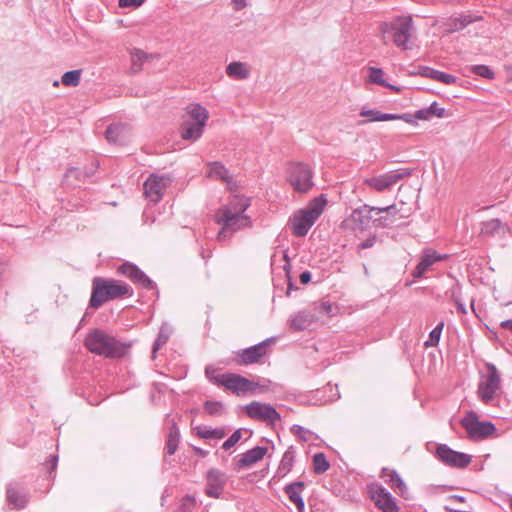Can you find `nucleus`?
<instances>
[{
	"instance_id": "1",
	"label": "nucleus",
	"mask_w": 512,
	"mask_h": 512,
	"mask_svg": "<svg viewBox=\"0 0 512 512\" xmlns=\"http://www.w3.org/2000/svg\"><path fill=\"white\" fill-rule=\"evenodd\" d=\"M250 206V199L244 195H233L227 204L215 211L214 221L221 226L217 240L223 241L228 233L250 228L252 221L245 211Z\"/></svg>"
},
{
	"instance_id": "2",
	"label": "nucleus",
	"mask_w": 512,
	"mask_h": 512,
	"mask_svg": "<svg viewBox=\"0 0 512 512\" xmlns=\"http://www.w3.org/2000/svg\"><path fill=\"white\" fill-rule=\"evenodd\" d=\"M414 33V19L411 14L396 15L378 24V37L384 45L393 44L407 50Z\"/></svg>"
},
{
	"instance_id": "3",
	"label": "nucleus",
	"mask_w": 512,
	"mask_h": 512,
	"mask_svg": "<svg viewBox=\"0 0 512 512\" xmlns=\"http://www.w3.org/2000/svg\"><path fill=\"white\" fill-rule=\"evenodd\" d=\"M130 286L122 281L95 277L92 280V293L90 298V306L98 308L104 303L118 298L131 295Z\"/></svg>"
},
{
	"instance_id": "4",
	"label": "nucleus",
	"mask_w": 512,
	"mask_h": 512,
	"mask_svg": "<svg viewBox=\"0 0 512 512\" xmlns=\"http://www.w3.org/2000/svg\"><path fill=\"white\" fill-rule=\"evenodd\" d=\"M327 200L324 196L312 199L305 208L296 211L290 218L291 232L296 237H304L324 212Z\"/></svg>"
},
{
	"instance_id": "5",
	"label": "nucleus",
	"mask_w": 512,
	"mask_h": 512,
	"mask_svg": "<svg viewBox=\"0 0 512 512\" xmlns=\"http://www.w3.org/2000/svg\"><path fill=\"white\" fill-rule=\"evenodd\" d=\"M84 345L91 353L107 358L121 357L125 353L123 344L100 330H93L88 333Z\"/></svg>"
},
{
	"instance_id": "6",
	"label": "nucleus",
	"mask_w": 512,
	"mask_h": 512,
	"mask_svg": "<svg viewBox=\"0 0 512 512\" xmlns=\"http://www.w3.org/2000/svg\"><path fill=\"white\" fill-rule=\"evenodd\" d=\"M186 111L191 122H185L182 125L181 137L184 140L196 141L203 134L209 119V112L200 104H190Z\"/></svg>"
},
{
	"instance_id": "7",
	"label": "nucleus",
	"mask_w": 512,
	"mask_h": 512,
	"mask_svg": "<svg viewBox=\"0 0 512 512\" xmlns=\"http://www.w3.org/2000/svg\"><path fill=\"white\" fill-rule=\"evenodd\" d=\"M313 171L304 163H291L287 168L286 180L298 193H308L313 187Z\"/></svg>"
},
{
	"instance_id": "8",
	"label": "nucleus",
	"mask_w": 512,
	"mask_h": 512,
	"mask_svg": "<svg viewBox=\"0 0 512 512\" xmlns=\"http://www.w3.org/2000/svg\"><path fill=\"white\" fill-rule=\"evenodd\" d=\"M486 374L482 376L478 385V396L485 403L489 404L499 393L501 388L500 374L497 368L487 363Z\"/></svg>"
},
{
	"instance_id": "9",
	"label": "nucleus",
	"mask_w": 512,
	"mask_h": 512,
	"mask_svg": "<svg viewBox=\"0 0 512 512\" xmlns=\"http://www.w3.org/2000/svg\"><path fill=\"white\" fill-rule=\"evenodd\" d=\"M215 380L218 384L239 396L252 393L258 387L257 383L237 374H221Z\"/></svg>"
},
{
	"instance_id": "10",
	"label": "nucleus",
	"mask_w": 512,
	"mask_h": 512,
	"mask_svg": "<svg viewBox=\"0 0 512 512\" xmlns=\"http://www.w3.org/2000/svg\"><path fill=\"white\" fill-rule=\"evenodd\" d=\"M461 424L469 437L473 439L486 438L495 432V427L491 422H481L474 412H468L461 420Z\"/></svg>"
},
{
	"instance_id": "11",
	"label": "nucleus",
	"mask_w": 512,
	"mask_h": 512,
	"mask_svg": "<svg viewBox=\"0 0 512 512\" xmlns=\"http://www.w3.org/2000/svg\"><path fill=\"white\" fill-rule=\"evenodd\" d=\"M273 344V340L267 339L252 347L243 349L236 354L235 361L239 365H250L259 363L268 352L269 347Z\"/></svg>"
},
{
	"instance_id": "12",
	"label": "nucleus",
	"mask_w": 512,
	"mask_h": 512,
	"mask_svg": "<svg viewBox=\"0 0 512 512\" xmlns=\"http://www.w3.org/2000/svg\"><path fill=\"white\" fill-rule=\"evenodd\" d=\"M246 414L254 420L274 424L280 420L279 413L269 404L253 401L245 406Z\"/></svg>"
},
{
	"instance_id": "13",
	"label": "nucleus",
	"mask_w": 512,
	"mask_h": 512,
	"mask_svg": "<svg viewBox=\"0 0 512 512\" xmlns=\"http://www.w3.org/2000/svg\"><path fill=\"white\" fill-rule=\"evenodd\" d=\"M170 182L169 177L157 174L150 175L143 185L145 197L154 203L159 202Z\"/></svg>"
},
{
	"instance_id": "14",
	"label": "nucleus",
	"mask_w": 512,
	"mask_h": 512,
	"mask_svg": "<svg viewBox=\"0 0 512 512\" xmlns=\"http://www.w3.org/2000/svg\"><path fill=\"white\" fill-rule=\"evenodd\" d=\"M369 493L371 500L381 512H400L395 499L385 488L379 485H371Z\"/></svg>"
},
{
	"instance_id": "15",
	"label": "nucleus",
	"mask_w": 512,
	"mask_h": 512,
	"mask_svg": "<svg viewBox=\"0 0 512 512\" xmlns=\"http://www.w3.org/2000/svg\"><path fill=\"white\" fill-rule=\"evenodd\" d=\"M436 453L443 463L451 467L465 468L471 462L470 455L454 451L446 445H439Z\"/></svg>"
},
{
	"instance_id": "16",
	"label": "nucleus",
	"mask_w": 512,
	"mask_h": 512,
	"mask_svg": "<svg viewBox=\"0 0 512 512\" xmlns=\"http://www.w3.org/2000/svg\"><path fill=\"white\" fill-rule=\"evenodd\" d=\"M447 255H441L436 250L426 248L422 251L420 261L412 272L414 278H421L432 267L433 264L439 261L446 260Z\"/></svg>"
},
{
	"instance_id": "17",
	"label": "nucleus",
	"mask_w": 512,
	"mask_h": 512,
	"mask_svg": "<svg viewBox=\"0 0 512 512\" xmlns=\"http://www.w3.org/2000/svg\"><path fill=\"white\" fill-rule=\"evenodd\" d=\"M226 483L225 474L218 468H211L206 474V490L207 496L219 498Z\"/></svg>"
},
{
	"instance_id": "18",
	"label": "nucleus",
	"mask_w": 512,
	"mask_h": 512,
	"mask_svg": "<svg viewBox=\"0 0 512 512\" xmlns=\"http://www.w3.org/2000/svg\"><path fill=\"white\" fill-rule=\"evenodd\" d=\"M401 178V174L389 172L386 174H381L373 176L371 178H367L364 180V184L368 185L371 189L377 192H383L392 187L393 185H395Z\"/></svg>"
},
{
	"instance_id": "19",
	"label": "nucleus",
	"mask_w": 512,
	"mask_h": 512,
	"mask_svg": "<svg viewBox=\"0 0 512 512\" xmlns=\"http://www.w3.org/2000/svg\"><path fill=\"white\" fill-rule=\"evenodd\" d=\"M268 449L266 447H254L245 453L235 463V469L241 471L243 469L253 466L255 463L261 461L267 454Z\"/></svg>"
},
{
	"instance_id": "20",
	"label": "nucleus",
	"mask_w": 512,
	"mask_h": 512,
	"mask_svg": "<svg viewBox=\"0 0 512 512\" xmlns=\"http://www.w3.org/2000/svg\"><path fill=\"white\" fill-rule=\"evenodd\" d=\"M206 177L225 183L229 189H233L236 186L229 171L219 162H211L206 165Z\"/></svg>"
},
{
	"instance_id": "21",
	"label": "nucleus",
	"mask_w": 512,
	"mask_h": 512,
	"mask_svg": "<svg viewBox=\"0 0 512 512\" xmlns=\"http://www.w3.org/2000/svg\"><path fill=\"white\" fill-rule=\"evenodd\" d=\"M105 135L108 142L124 145L130 139L131 129L127 124H112L107 128Z\"/></svg>"
},
{
	"instance_id": "22",
	"label": "nucleus",
	"mask_w": 512,
	"mask_h": 512,
	"mask_svg": "<svg viewBox=\"0 0 512 512\" xmlns=\"http://www.w3.org/2000/svg\"><path fill=\"white\" fill-rule=\"evenodd\" d=\"M118 272L136 284L144 287L151 286V280L135 265L124 263L118 268Z\"/></svg>"
},
{
	"instance_id": "23",
	"label": "nucleus",
	"mask_w": 512,
	"mask_h": 512,
	"mask_svg": "<svg viewBox=\"0 0 512 512\" xmlns=\"http://www.w3.org/2000/svg\"><path fill=\"white\" fill-rule=\"evenodd\" d=\"M381 477L384 478L385 481L402 496L407 494V487L405 483L394 470L383 468Z\"/></svg>"
},
{
	"instance_id": "24",
	"label": "nucleus",
	"mask_w": 512,
	"mask_h": 512,
	"mask_svg": "<svg viewBox=\"0 0 512 512\" xmlns=\"http://www.w3.org/2000/svg\"><path fill=\"white\" fill-rule=\"evenodd\" d=\"M304 489L303 482H295L286 487L285 491L289 497V500L293 502L298 512H304V501L301 497V493Z\"/></svg>"
},
{
	"instance_id": "25",
	"label": "nucleus",
	"mask_w": 512,
	"mask_h": 512,
	"mask_svg": "<svg viewBox=\"0 0 512 512\" xmlns=\"http://www.w3.org/2000/svg\"><path fill=\"white\" fill-rule=\"evenodd\" d=\"M419 74L423 77L431 78L447 85L454 84L456 82V77L453 75L429 67H421Z\"/></svg>"
},
{
	"instance_id": "26",
	"label": "nucleus",
	"mask_w": 512,
	"mask_h": 512,
	"mask_svg": "<svg viewBox=\"0 0 512 512\" xmlns=\"http://www.w3.org/2000/svg\"><path fill=\"white\" fill-rule=\"evenodd\" d=\"M365 217L360 210H354L351 215L342 222V228L346 230H360L364 229Z\"/></svg>"
},
{
	"instance_id": "27",
	"label": "nucleus",
	"mask_w": 512,
	"mask_h": 512,
	"mask_svg": "<svg viewBox=\"0 0 512 512\" xmlns=\"http://www.w3.org/2000/svg\"><path fill=\"white\" fill-rule=\"evenodd\" d=\"M195 434L201 439H216L220 440L226 436V431L224 428H207L202 426H197L194 429Z\"/></svg>"
},
{
	"instance_id": "28",
	"label": "nucleus",
	"mask_w": 512,
	"mask_h": 512,
	"mask_svg": "<svg viewBox=\"0 0 512 512\" xmlns=\"http://www.w3.org/2000/svg\"><path fill=\"white\" fill-rule=\"evenodd\" d=\"M226 73L231 78L246 79L249 76L250 71L244 63L232 62L227 66Z\"/></svg>"
},
{
	"instance_id": "29",
	"label": "nucleus",
	"mask_w": 512,
	"mask_h": 512,
	"mask_svg": "<svg viewBox=\"0 0 512 512\" xmlns=\"http://www.w3.org/2000/svg\"><path fill=\"white\" fill-rule=\"evenodd\" d=\"M360 116L366 117L367 120L362 121L361 124H365L367 122H384V121H391L392 116L391 114L382 113L378 110H371V109H365L363 108L360 111Z\"/></svg>"
},
{
	"instance_id": "30",
	"label": "nucleus",
	"mask_w": 512,
	"mask_h": 512,
	"mask_svg": "<svg viewBox=\"0 0 512 512\" xmlns=\"http://www.w3.org/2000/svg\"><path fill=\"white\" fill-rule=\"evenodd\" d=\"M7 500L14 508H22L26 504V498L21 491L15 487H9L7 490Z\"/></svg>"
},
{
	"instance_id": "31",
	"label": "nucleus",
	"mask_w": 512,
	"mask_h": 512,
	"mask_svg": "<svg viewBox=\"0 0 512 512\" xmlns=\"http://www.w3.org/2000/svg\"><path fill=\"white\" fill-rule=\"evenodd\" d=\"M469 23H471V19L469 16L466 17H452L448 20L446 25V32L453 33L456 31H460L464 29Z\"/></svg>"
},
{
	"instance_id": "32",
	"label": "nucleus",
	"mask_w": 512,
	"mask_h": 512,
	"mask_svg": "<svg viewBox=\"0 0 512 512\" xmlns=\"http://www.w3.org/2000/svg\"><path fill=\"white\" fill-rule=\"evenodd\" d=\"M505 231V226L499 219H491L483 223L481 233L485 235H494Z\"/></svg>"
},
{
	"instance_id": "33",
	"label": "nucleus",
	"mask_w": 512,
	"mask_h": 512,
	"mask_svg": "<svg viewBox=\"0 0 512 512\" xmlns=\"http://www.w3.org/2000/svg\"><path fill=\"white\" fill-rule=\"evenodd\" d=\"M179 438H180V435H179L178 429L177 428L171 429V431L169 432L167 444H166L168 454L172 455L175 453V451L178 448Z\"/></svg>"
},
{
	"instance_id": "34",
	"label": "nucleus",
	"mask_w": 512,
	"mask_h": 512,
	"mask_svg": "<svg viewBox=\"0 0 512 512\" xmlns=\"http://www.w3.org/2000/svg\"><path fill=\"white\" fill-rule=\"evenodd\" d=\"M329 462L323 453L315 454L313 457L314 471L318 474L324 473L329 469Z\"/></svg>"
},
{
	"instance_id": "35",
	"label": "nucleus",
	"mask_w": 512,
	"mask_h": 512,
	"mask_svg": "<svg viewBox=\"0 0 512 512\" xmlns=\"http://www.w3.org/2000/svg\"><path fill=\"white\" fill-rule=\"evenodd\" d=\"M385 73L381 68L370 67L369 68V82L375 83L381 86L387 85V82L384 78Z\"/></svg>"
},
{
	"instance_id": "36",
	"label": "nucleus",
	"mask_w": 512,
	"mask_h": 512,
	"mask_svg": "<svg viewBox=\"0 0 512 512\" xmlns=\"http://www.w3.org/2000/svg\"><path fill=\"white\" fill-rule=\"evenodd\" d=\"M80 75L81 73L79 70H73L64 73L62 76L63 85L72 87L77 86L80 82Z\"/></svg>"
},
{
	"instance_id": "37",
	"label": "nucleus",
	"mask_w": 512,
	"mask_h": 512,
	"mask_svg": "<svg viewBox=\"0 0 512 512\" xmlns=\"http://www.w3.org/2000/svg\"><path fill=\"white\" fill-rule=\"evenodd\" d=\"M444 323H439L429 334V339L425 342L426 347H435L438 345Z\"/></svg>"
},
{
	"instance_id": "38",
	"label": "nucleus",
	"mask_w": 512,
	"mask_h": 512,
	"mask_svg": "<svg viewBox=\"0 0 512 512\" xmlns=\"http://www.w3.org/2000/svg\"><path fill=\"white\" fill-rule=\"evenodd\" d=\"M204 411L211 416H219L223 413V404L218 401H207L204 403Z\"/></svg>"
},
{
	"instance_id": "39",
	"label": "nucleus",
	"mask_w": 512,
	"mask_h": 512,
	"mask_svg": "<svg viewBox=\"0 0 512 512\" xmlns=\"http://www.w3.org/2000/svg\"><path fill=\"white\" fill-rule=\"evenodd\" d=\"M471 71L486 79H493L495 76L494 72L486 65H475L471 68Z\"/></svg>"
},
{
	"instance_id": "40",
	"label": "nucleus",
	"mask_w": 512,
	"mask_h": 512,
	"mask_svg": "<svg viewBox=\"0 0 512 512\" xmlns=\"http://www.w3.org/2000/svg\"><path fill=\"white\" fill-rule=\"evenodd\" d=\"M242 438V431L238 429L222 444L224 450H229L234 447Z\"/></svg>"
},
{
	"instance_id": "41",
	"label": "nucleus",
	"mask_w": 512,
	"mask_h": 512,
	"mask_svg": "<svg viewBox=\"0 0 512 512\" xmlns=\"http://www.w3.org/2000/svg\"><path fill=\"white\" fill-rule=\"evenodd\" d=\"M429 114L430 116H436L438 118L445 117V109L443 107H440L436 102H433L429 108Z\"/></svg>"
},
{
	"instance_id": "42",
	"label": "nucleus",
	"mask_w": 512,
	"mask_h": 512,
	"mask_svg": "<svg viewBox=\"0 0 512 512\" xmlns=\"http://www.w3.org/2000/svg\"><path fill=\"white\" fill-rule=\"evenodd\" d=\"M145 0H119L118 5L121 8H138Z\"/></svg>"
},
{
	"instance_id": "43",
	"label": "nucleus",
	"mask_w": 512,
	"mask_h": 512,
	"mask_svg": "<svg viewBox=\"0 0 512 512\" xmlns=\"http://www.w3.org/2000/svg\"><path fill=\"white\" fill-rule=\"evenodd\" d=\"M311 322L312 319H306L303 314H299L293 319L292 325L297 329H302L306 324H310Z\"/></svg>"
},
{
	"instance_id": "44",
	"label": "nucleus",
	"mask_w": 512,
	"mask_h": 512,
	"mask_svg": "<svg viewBox=\"0 0 512 512\" xmlns=\"http://www.w3.org/2000/svg\"><path fill=\"white\" fill-rule=\"evenodd\" d=\"M392 117V120H402L406 123H409V124H415V117L411 114H391Z\"/></svg>"
},
{
	"instance_id": "45",
	"label": "nucleus",
	"mask_w": 512,
	"mask_h": 512,
	"mask_svg": "<svg viewBox=\"0 0 512 512\" xmlns=\"http://www.w3.org/2000/svg\"><path fill=\"white\" fill-rule=\"evenodd\" d=\"M146 58V54L141 50L135 49L131 52V60L133 64H135L136 62H142L146 60Z\"/></svg>"
},
{
	"instance_id": "46",
	"label": "nucleus",
	"mask_w": 512,
	"mask_h": 512,
	"mask_svg": "<svg viewBox=\"0 0 512 512\" xmlns=\"http://www.w3.org/2000/svg\"><path fill=\"white\" fill-rule=\"evenodd\" d=\"M414 117H415V119H419V120H428L431 116L429 114L428 109H422V110H418L415 113Z\"/></svg>"
},
{
	"instance_id": "47",
	"label": "nucleus",
	"mask_w": 512,
	"mask_h": 512,
	"mask_svg": "<svg viewBox=\"0 0 512 512\" xmlns=\"http://www.w3.org/2000/svg\"><path fill=\"white\" fill-rule=\"evenodd\" d=\"M392 210H395V212H397L396 206L394 204L390 205L388 207H385V208L369 207L370 212L375 211L377 213H383V212H388V211H392Z\"/></svg>"
},
{
	"instance_id": "48",
	"label": "nucleus",
	"mask_w": 512,
	"mask_h": 512,
	"mask_svg": "<svg viewBox=\"0 0 512 512\" xmlns=\"http://www.w3.org/2000/svg\"><path fill=\"white\" fill-rule=\"evenodd\" d=\"M320 312L330 315L333 311V306L330 303H322L320 305Z\"/></svg>"
},
{
	"instance_id": "49",
	"label": "nucleus",
	"mask_w": 512,
	"mask_h": 512,
	"mask_svg": "<svg viewBox=\"0 0 512 512\" xmlns=\"http://www.w3.org/2000/svg\"><path fill=\"white\" fill-rule=\"evenodd\" d=\"M233 8L235 10H241L244 7H246V1L245 0H232Z\"/></svg>"
},
{
	"instance_id": "50",
	"label": "nucleus",
	"mask_w": 512,
	"mask_h": 512,
	"mask_svg": "<svg viewBox=\"0 0 512 512\" xmlns=\"http://www.w3.org/2000/svg\"><path fill=\"white\" fill-rule=\"evenodd\" d=\"M311 280V274L309 272H303L301 275H300V282L302 284H308Z\"/></svg>"
},
{
	"instance_id": "51",
	"label": "nucleus",
	"mask_w": 512,
	"mask_h": 512,
	"mask_svg": "<svg viewBox=\"0 0 512 512\" xmlns=\"http://www.w3.org/2000/svg\"><path fill=\"white\" fill-rule=\"evenodd\" d=\"M195 502H196V500L192 496H186L185 498H183L184 505L194 506Z\"/></svg>"
},
{
	"instance_id": "52",
	"label": "nucleus",
	"mask_w": 512,
	"mask_h": 512,
	"mask_svg": "<svg viewBox=\"0 0 512 512\" xmlns=\"http://www.w3.org/2000/svg\"><path fill=\"white\" fill-rule=\"evenodd\" d=\"M505 73L507 80L512 82V65L505 66Z\"/></svg>"
},
{
	"instance_id": "53",
	"label": "nucleus",
	"mask_w": 512,
	"mask_h": 512,
	"mask_svg": "<svg viewBox=\"0 0 512 512\" xmlns=\"http://www.w3.org/2000/svg\"><path fill=\"white\" fill-rule=\"evenodd\" d=\"M501 327L505 328V329H508L510 331H512V319L510 320H506V321H503L501 323Z\"/></svg>"
},
{
	"instance_id": "54",
	"label": "nucleus",
	"mask_w": 512,
	"mask_h": 512,
	"mask_svg": "<svg viewBox=\"0 0 512 512\" xmlns=\"http://www.w3.org/2000/svg\"><path fill=\"white\" fill-rule=\"evenodd\" d=\"M194 451L201 457H206L208 455V451L203 450L201 448H194Z\"/></svg>"
},
{
	"instance_id": "55",
	"label": "nucleus",
	"mask_w": 512,
	"mask_h": 512,
	"mask_svg": "<svg viewBox=\"0 0 512 512\" xmlns=\"http://www.w3.org/2000/svg\"><path fill=\"white\" fill-rule=\"evenodd\" d=\"M384 87H388L390 88L392 91L396 92V93H400L402 91V89L398 86H395V85H391L389 83H387V85H385Z\"/></svg>"
},
{
	"instance_id": "56",
	"label": "nucleus",
	"mask_w": 512,
	"mask_h": 512,
	"mask_svg": "<svg viewBox=\"0 0 512 512\" xmlns=\"http://www.w3.org/2000/svg\"><path fill=\"white\" fill-rule=\"evenodd\" d=\"M371 246H372V242L365 241V242L361 243L360 248L365 249V248H368V247H371Z\"/></svg>"
},
{
	"instance_id": "57",
	"label": "nucleus",
	"mask_w": 512,
	"mask_h": 512,
	"mask_svg": "<svg viewBox=\"0 0 512 512\" xmlns=\"http://www.w3.org/2000/svg\"><path fill=\"white\" fill-rule=\"evenodd\" d=\"M458 309H459L460 312H462L464 314L466 313V309H465L464 305H462L460 303H458Z\"/></svg>"
},
{
	"instance_id": "58",
	"label": "nucleus",
	"mask_w": 512,
	"mask_h": 512,
	"mask_svg": "<svg viewBox=\"0 0 512 512\" xmlns=\"http://www.w3.org/2000/svg\"><path fill=\"white\" fill-rule=\"evenodd\" d=\"M511 509H512V501H511Z\"/></svg>"
}]
</instances>
